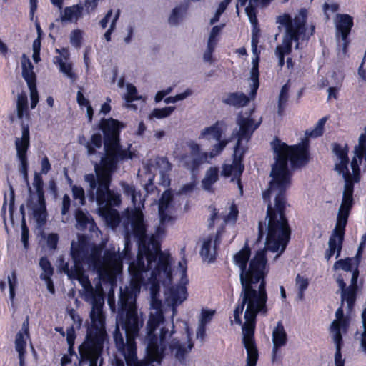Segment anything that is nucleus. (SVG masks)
<instances>
[{
  "label": "nucleus",
  "instance_id": "f257e3e1",
  "mask_svg": "<svg viewBox=\"0 0 366 366\" xmlns=\"http://www.w3.org/2000/svg\"><path fill=\"white\" fill-rule=\"evenodd\" d=\"M123 127L124 124L117 119L102 118L98 129L102 132L103 137L99 132H95L85 144L88 156L95 155L97 149L104 145V152L100 161L94 165L95 175L86 174L84 179L92 191L96 189V202L99 205V214L112 227H117L120 222L118 211L112 207H118L122 202L120 194L110 189L112 175L119 162L134 157L130 146L124 148L121 144L120 133Z\"/></svg>",
  "mask_w": 366,
  "mask_h": 366
},
{
  "label": "nucleus",
  "instance_id": "f03ea898",
  "mask_svg": "<svg viewBox=\"0 0 366 366\" xmlns=\"http://www.w3.org/2000/svg\"><path fill=\"white\" fill-rule=\"evenodd\" d=\"M267 251L274 252L267 248L256 252L250 259L251 249L247 242L244 247L233 257L234 263L239 267L242 290L238 303L234 310V322L242 324L241 315L244 307H255L267 306L266 277L268 274Z\"/></svg>",
  "mask_w": 366,
  "mask_h": 366
},
{
  "label": "nucleus",
  "instance_id": "7ed1b4c3",
  "mask_svg": "<svg viewBox=\"0 0 366 366\" xmlns=\"http://www.w3.org/2000/svg\"><path fill=\"white\" fill-rule=\"evenodd\" d=\"M272 179L269 182V187L262 193L263 200L268 203L266 219L268 220L265 229V222L260 221L258 224L257 241H261L265 235L267 248L280 253L279 257L287 248L291 239V228L286 215V191L290 185V180L284 176H276L271 171Z\"/></svg>",
  "mask_w": 366,
  "mask_h": 366
},
{
  "label": "nucleus",
  "instance_id": "20e7f679",
  "mask_svg": "<svg viewBox=\"0 0 366 366\" xmlns=\"http://www.w3.org/2000/svg\"><path fill=\"white\" fill-rule=\"evenodd\" d=\"M61 270L67 274L69 279L78 280L85 292L94 297L92 308L90 312L91 323L87 326L84 342L79 347V361L89 366H97L102 356L104 342L107 339L105 315L103 312V302L94 297V290L85 274L84 267L69 268L68 262L61 263Z\"/></svg>",
  "mask_w": 366,
  "mask_h": 366
},
{
  "label": "nucleus",
  "instance_id": "39448f33",
  "mask_svg": "<svg viewBox=\"0 0 366 366\" xmlns=\"http://www.w3.org/2000/svg\"><path fill=\"white\" fill-rule=\"evenodd\" d=\"M144 257L137 255L136 262L129 264V271L131 274L130 288L125 287L121 290L119 299L118 321L126 332L127 339L136 338L143 325V320L139 318L137 312V295L140 291V284L143 280V274L152 269L153 264H145Z\"/></svg>",
  "mask_w": 366,
  "mask_h": 366
},
{
  "label": "nucleus",
  "instance_id": "423d86ee",
  "mask_svg": "<svg viewBox=\"0 0 366 366\" xmlns=\"http://www.w3.org/2000/svg\"><path fill=\"white\" fill-rule=\"evenodd\" d=\"M272 147L275 154V163L272 167L276 176H285L291 180L288 161L292 168H300L307 165L310 160V141L307 138H304L299 144L289 146L275 137L272 142Z\"/></svg>",
  "mask_w": 366,
  "mask_h": 366
},
{
  "label": "nucleus",
  "instance_id": "0eeeda50",
  "mask_svg": "<svg viewBox=\"0 0 366 366\" xmlns=\"http://www.w3.org/2000/svg\"><path fill=\"white\" fill-rule=\"evenodd\" d=\"M91 259L93 262V271L95 272L101 283L110 285L112 287L117 285V276L122 271V256L115 248L112 247L107 249L106 244L101 242L92 246Z\"/></svg>",
  "mask_w": 366,
  "mask_h": 366
},
{
  "label": "nucleus",
  "instance_id": "6e6552de",
  "mask_svg": "<svg viewBox=\"0 0 366 366\" xmlns=\"http://www.w3.org/2000/svg\"><path fill=\"white\" fill-rule=\"evenodd\" d=\"M307 10L302 8L293 19L289 14H283L277 17V23L285 28L281 44H285V41L289 42L291 52L293 42L295 44V49H299L300 41H308L310 36L315 34V26L314 25L310 26V32L307 31Z\"/></svg>",
  "mask_w": 366,
  "mask_h": 366
},
{
  "label": "nucleus",
  "instance_id": "1a4fd4ad",
  "mask_svg": "<svg viewBox=\"0 0 366 366\" xmlns=\"http://www.w3.org/2000/svg\"><path fill=\"white\" fill-rule=\"evenodd\" d=\"M150 243L145 240H140L138 246V256L144 257L148 262V265L157 263L151 272V279L154 282H160L163 280L171 281L172 279V257L169 253L161 251L160 244L157 242Z\"/></svg>",
  "mask_w": 366,
  "mask_h": 366
},
{
  "label": "nucleus",
  "instance_id": "9d476101",
  "mask_svg": "<svg viewBox=\"0 0 366 366\" xmlns=\"http://www.w3.org/2000/svg\"><path fill=\"white\" fill-rule=\"evenodd\" d=\"M267 306L247 307L244 312L245 322L242 325V343L247 350V365L256 366L259 358V352L257 347L254 332L257 324V315H266Z\"/></svg>",
  "mask_w": 366,
  "mask_h": 366
},
{
  "label": "nucleus",
  "instance_id": "9b49d317",
  "mask_svg": "<svg viewBox=\"0 0 366 366\" xmlns=\"http://www.w3.org/2000/svg\"><path fill=\"white\" fill-rule=\"evenodd\" d=\"M217 141L218 142L212 146L209 152H202L201 146L193 140L187 142L186 144L190 151L181 155L180 161L183 167L193 174L197 172L209 158L219 155L228 143L227 140L222 138Z\"/></svg>",
  "mask_w": 366,
  "mask_h": 366
},
{
  "label": "nucleus",
  "instance_id": "f8f14e48",
  "mask_svg": "<svg viewBox=\"0 0 366 366\" xmlns=\"http://www.w3.org/2000/svg\"><path fill=\"white\" fill-rule=\"evenodd\" d=\"M29 186V196L26 201V205L32 211L34 219L39 227L45 225L48 217L45 192L44 189V181L41 173L35 172L33 186L35 192Z\"/></svg>",
  "mask_w": 366,
  "mask_h": 366
},
{
  "label": "nucleus",
  "instance_id": "ddd939ff",
  "mask_svg": "<svg viewBox=\"0 0 366 366\" xmlns=\"http://www.w3.org/2000/svg\"><path fill=\"white\" fill-rule=\"evenodd\" d=\"M354 26L353 18L347 14H337L335 18L337 35L340 36L342 41V51L345 54L350 43L349 36Z\"/></svg>",
  "mask_w": 366,
  "mask_h": 366
},
{
  "label": "nucleus",
  "instance_id": "4468645a",
  "mask_svg": "<svg viewBox=\"0 0 366 366\" xmlns=\"http://www.w3.org/2000/svg\"><path fill=\"white\" fill-rule=\"evenodd\" d=\"M71 256L74 262V266L71 268L81 267L87 264L93 269V262L91 259L92 248L89 252V247L86 243L80 242L79 244H75L72 242Z\"/></svg>",
  "mask_w": 366,
  "mask_h": 366
},
{
  "label": "nucleus",
  "instance_id": "2eb2a0df",
  "mask_svg": "<svg viewBox=\"0 0 366 366\" xmlns=\"http://www.w3.org/2000/svg\"><path fill=\"white\" fill-rule=\"evenodd\" d=\"M34 66L28 60L22 62V76L27 83L30 90L31 109H34L39 102V93L36 88V76L33 71Z\"/></svg>",
  "mask_w": 366,
  "mask_h": 366
},
{
  "label": "nucleus",
  "instance_id": "dca6fc26",
  "mask_svg": "<svg viewBox=\"0 0 366 366\" xmlns=\"http://www.w3.org/2000/svg\"><path fill=\"white\" fill-rule=\"evenodd\" d=\"M147 357L150 362H160L164 357L167 345L159 341L157 336H148Z\"/></svg>",
  "mask_w": 366,
  "mask_h": 366
},
{
  "label": "nucleus",
  "instance_id": "f3484780",
  "mask_svg": "<svg viewBox=\"0 0 366 366\" xmlns=\"http://www.w3.org/2000/svg\"><path fill=\"white\" fill-rule=\"evenodd\" d=\"M237 123L239 127L237 132V139L249 140L253 132L259 127L260 123H256L254 119L250 117H244L242 114H239L237 119Z\"/></svg>",
  "mask_w": 366,
  "mask_h": 366
},
{
  "label": "nucleus",
  "instance_id": "a211bd4d",
  "mask_svg": "<svg viewBox=\"0 0 366 366\" xmlns=\"http://www.w3.org/2000/svg\"><path fill=\"white\" fill-rule=\"evenodd\" d=\"M22 135L15 139V147L17 158L28 157L27 152L30 147V131L28 124L24 122L21 124Z\"/></svg>",
  "mask_w": 366,
  "mask_h": 366
},
{
  "label": "nucleus",
  "instance_id": "6ab92c4d",
  "mask_svg": "<svg viewBox=\"0 0 366 366\" xmlns=\"http://www.w3.org/2000/svg\"><path fill=\"white\" fill-rule=\"evenodd\" d=\"M272 342V360L275 361L279 350L285 345L287 342V335L281 321L277 323V326L273 330Z\"/></svg>",
  "mask_w": 366,
  "mask_h": 366
},
{
  "label": "nucleus",
  "instance_id": "aec40b11",
  "mask_svg": "<svg viewBox=\"0 0 366 366\" xmlns=\"http://www.w3.org/2000/svg\"><path fill=\"white\" fill-rule=\"evenodd\" d=\"M349 147L347 144H345L342 147L339 143L332 144V152L337 156L340 160L338 163L335 164V170L337 172L346 171V164H349L350 159L348 157Z\"/></svg>",
  "mask_w": 366,
  "mask_h": 366
},
{
  "label": "nucleus",
  "instance_id": "412c9836",
  "mask_svg": "<svg viewBox=\"0 0 366 366\" xmlns=\"http://www.w3.org/2000/svg\"><path fill=\"white\" fill-rule=\"evenodd\" d=\"M272 0H249V4L245 8V12L249 19L255 21V14L257 13V7H266ZM248 0H238L237 4V12L239 14V5L244 6L247 3Z\"/></svg>",
  "mask_w": 366,
  "mask_h": 366
},
{
  "label": "nucleus",
  "instance_id": "4be33fe9",
  "mask_svg": "<svg viewBox=\"0 0 366 366\" xmlns=\"http://www.w3.org/2000/svg\"><path fill=\"white\" fill-rule=\"evenodd\" d=\"M244 164L243 162H238L237 160L232 159V164H224L221 174L226 177H232L231 182H234L235 179L242 177L244 171Z\"/></svg>",
  "mask_w": 366,
  "mask_h": 366
},
{
  "label": "nucleus",
  "instance_id": "5701e85b",
  "mask_svg": "<svg viewBox=\"0 0 366 366\" xmlns=\"http://www.w3.org/2000/svg\"><path fill=\"white\" fill-rule=\"evenodd\" d=\"M193 347L194 343L191 339H189L187 347L184 344L181 343L177 338H172L169 344L171 352L174 353L175 357L179 361L185 359L186 355L192 349Z\"/></svg>",
  "mask_w": 366,
  "mask_h": 366
},
{
  "label": "nucleus",
  "instance_id": "b1692460",
  "mask_svg": "<svg viewBox=\"0 0 366 366\" xmlns=\"http://www.w3.org/2000/svg\"><path fill=\"white\" fill-rule=\"evenodd\" d=\"M173 200V197L170 192H164L159 203V215L161 224L164 225L173 219L172 217L168 214V209Z\"/></svg>",
  "mask_w": 366,
  "mask_h": 366
},
{
  "label": "nucleus",
  "instance_id": "393cba45",
  "mask_svg": "<svg viewBox=\"0 0 366 366\" xmlns=\"http://www.w3.org/2000/svg\"><path fill=\"white\" fill-rule=\"evenodd\" d=\"M344 238L345 235H342L341 239V237L337 235L335 232H332L328 242L329 248L325 252V258L327 260L330 259V258L335 254V252H337L336 258L340 257L342 248Z\"/></svg>",
  "mask_w": 366,
  "mask_h": 366
},
{
  "label": "nucleus",
  "instance_id": "a878e982",
  "mask_svg": "<svg viewBox=\"0 0 366 366\" xmlns=\"http://www.w3.org/2000/svg\"><path fill=\"white\" fill-rule=\"evenodd\" d=\"M84 6L81 4H76L66 6L61 14L62 22H77L83 16Z\"/></svg>",
  "mask_w": 366,
  "mask_h": 366
},
{
  "label": "nucleus",
  "instance_id": "bb28decb",
  "mask_svg": "<svg viewBox=\"0 0 366 366\" xmlns=\"http://www.w3.org/2000/svg\"><path fill=\"white\" fill-rule=\"evenodd\" d=\"M351 211L352 209L347 207H340L339 208L335 227L332 232H335V233L340 236L341 238L342 237V235L345 234V228L347 224L348 218Z\"/></svg>",
  "mask_w": 366,
  "mask_h": 366
},
{
  "label": "nucleus",
  "instance_id": "cd10ccee",
  "mask_svg": "<svg viewBox=\"0 0 366 366\" xmlns=\"http://www.w3.org/2000/svg\"><path fill=\"white\" fill-rule=\"evenodd\" d=\"M250 99L243 92H230L227 97L222 99V102L229 106L240 108L249 104Z\"/></svg>",
  "mask_w": 366,
  "mask_h": 366
},
{
  "label": "nucleus",
  "instance_id": "c85d7f7f",
  "mask_svg": "<svg viewBox=\"0 0 366 366\" xmlns=\"http://www.w3.org/2000/svg\"><path fill=\"white\" fill-rule=\"evenodd\" d=\"M360 163L357 158L353 157L350 162V167L352 171V174L350 173L348 169V164H346V171L337 172L340 174L342 175L344 179H347V177L350 180L353 182H360L361 179V170L360 167Z\"/></svg>",
  "mask_w": 366,
  "mask_h": 366
},
{
  "label": "nucleus",
  "instance_id": "c756f323",
  "mask_svg": "<svg viewBox=\"0 0 366 366\" xmlns=\"http://www.w3.org/2000/svg\"><path fill=\"white\" fill-rule=\"evenodd\" d=\"M344 180L345 186L340 207L352 209L355 204L353 198L354 184L357 182L350 180L348 178Z\"/></svg>",
  "mask_w": 366,
  "mask_h": 366
},
{
  "label": "nucleus",
  "instance_id": "7c9ffc66",
  "mask_svg": "<svg viewBox=\"0 0 366 366\" xmlns=\"http://www.w3.org/2000/svg\"><path fill=\"white\" fill-rule=\"evenodd\" d=\"M222 122L217 121L210 127H205L200 133L199 139H210L212 137L215 140H220L222 138L223 131L221 125Z\"/></svg>",
  "mask_w": 366,
  "mask_h": 366
},
{
  "label": "nucleus",
  "instance_id": "2f4dec72",
  "mask_svg": "<svg viewBox=\"0 0 366 366\" xmlns=\"http://www.w3.org/2000/svg\"><path fill=\"white\" fill-rule=\"evenodd\" d=\"M75 219L79 229H85L89 225L92 229L96 226L95 222L91 216H88L81 209L78 208L75 211Z\"/></svg>",
  "mask_w": 366,
  "mask_h": 366
},
{
  "label": "nucleus",
  "instance_id": "473e14b6",
  "mask_svg": "<svg viewBox=\"0 0 366 366\" xmlns=\"http://www.w3.org/2000/svg\"><path fill=\"white\" fill-rule=\"evenodd\" d=\"M169 294L172 304L177 305L182 303L187 299V288L182 285L173 286L169 289Z\"/></svg>",
  "mask_w": 366,
  "mask_h": 366
},
{
  "label": "nucleus",
  "instance_id": "72a5a7b5",
  "mask_svg": "<svg viewBox=\"0 0 366 366\" xmlns=\"http://www.w3.org/2000/svg\"><path fill=\"white\" fill-rule=\"evenodd\" d=\"M17 117L22 119L24 117L30 119V114L28 108V98L24 92L19 94L16 102Z\"/></svg>",
  "mask_w": 366,
  "mask_h": 366
},
{
  "label": "nucleus",
  "instance_id": "f704fd0d",
  "mask_svg": "<svg viewBox=\"0 0 366 366\" xmlns=\"http://www.w3.org/2000/svg\"><path fill=\"white\" fill-rule=\"evenodd\" d=\"M212 237H209L206 239L202 244V249L200 250V254L204 260L207 261L208 262H213L216 260L217 256V250L213 249V252H212Z\"/></svg>",
  "mask_w": 366,
  "mask_h": 366
},
{
  "label": "nucleus",
  "instance_id": "c9c22d12",
  "mask_svg": "<svg viewBox=\"0 0 366 366\" xmlns=\"http://www.w3.org/2000/svg\"><path fill=\"white\" fill-rule=\"evenodd\" d=\"M120 185L123 190L124 194L126 197L131 198V200H132V202L134 207H136L137 203L139 204L138 202H141L140 192L137 191L133 184H128L125 182H122L120 183Z\"/></svg>",
  "mask_w": 366,
  "mask_h": 366
},
{
  "label": "nucleus",
  "instance_id": "e433bc0d",
  "mask_svg": "<svg viewBox=\"0 0 366 366\" xmlns=\"http://www.w3.org/2000/svg\"><path fill=\"white\" fill-rule=\"evenodd\" d=\"M126 338H127V335ZM134 340H128L127 341L128 342V355L125 356V359L128 366H148L147 364L144 362H137V357L136 354V348H135V342Z\"/></svg>",
  "mask_w": 366,
  "mask_h": 366
},
{
  "label": "nucleus",
  "instance_id": "4c0bfd02",
  "mask_svg": "<svg viewBox=\"0 0 366 366\" xmlns=\"http://www.w3.org/2000/svg\"><path fill=\"white\" fill-rule=\"evenodd\" d=\"M289 90L290 85L287 83L285 84L280 90L279 97H278V104H277V114L282 117L285 110V107L287 104V102L289 99Z\"/></svg>",
  "mask_w": 366,
  "mask_h": 366
},
{
  "label": "nucleus",
  "instance_id": "58836bf2",
  "mask_svg": "<svg viewBox=\"0 0 366 366\" xmlns=\"http://www.w3.org/2000/svg\"><path fill=\"white\" fill-rule=\"evenodd\" d=\"M164 321V316L162 312H159L152 315L147 322L148 336H157L155 331Z\"/></svg>",
  "mask_w": 366,
  "mask_h": 366
},
{
  "label": "nucleus",
  "instance_id": "ea45409f",
  "mask_svg": "<svg viewBox=\"0 0 366 366\" xmlns=\"http://www.w3.org/2000/svg\"><path fill=\"white\" fill-rule=\"evenodd\" d=\"M219 179V169L217 167H210L207 172L204 178L202 179L204 189L209 190L212 185Z\"/></svg>",
  "mask_w": 366,
  "mask_h": 366
},
{
  "label": "nucleus",
  "instance_id": "a19ab883",
  "mask_svg": "<svg viewBox=\"0 0 366 366\" xmlns=\"http://www.w3.org/2000/svg\"><path fill=\"white\" fill-rule=\"evenodd\" d=\"M274 54L278 59V66L282 69L285 64V56L291 54L290 44L285 41V44H279L276 46Z\"/></svg>",
  "mask_w": 366,
  "mask_h": 366
},
{
  "label": "nucleus",
  "instance_id": "79ce46f5",
  "mask_svg": "<svg viewBox=\"0 0 366 366\" xmlns=\"http://www.w3.org/2000/svg\"><path fill=\"white\" fill-rule=\"evenodd\" d=\"M295 286L297 289V298L299 300H303L305 299V292L309 286L308 278L297 274L295 277Z\"/></svg>",
  "mask_w": 366,
  "mask_h": 366
},
{
  "label": "nucleus",
  "instance_id": "37998d69",
  "mask_svg": "<svg viewBox=\"0 0 366 366\" xmlns=\"http://www.w3.org/2000/svg\"><path fill=\"white\" fill-rule=\"evenodd\" d=\"M55 64H59L60 71L72 81H75L77 78L76 74L72 71V64L71 63H65L60 56L55 57Z\"/></svg>",
  "mask_w": 366,
  "mask_h": 366
},
{
  "label": "nucleus",
  "instance_id": "c03bdc74",
  "mask_svg": "<svg viewBox=\"0 0 366 366\" xmlns=\"http://www.w3.org/2000/svg\"><path fill=\"white\" fill-rule=\"evenodd\" d=\"M357 290L355 288L347 287L342 292V304L344 301L347 302L349 310H351L355 303L357 297Z\"/></svg>",
  "mask_w": 366,
  "mask_h": 366
},
{
  "label": "nucleus",
  "instance_id": "a18cd8bd",
  "mask_svg": "<svg viewBox=\"0 0 366 366\" xmlns=\"http://www.w3.org/2000/svg\"><path fill=\"white\" fill-rule=\"evenodd\" d=\"M176 107L169 106L164 108H155L150 113L149 118L163 119L169 117L172 113L175 110Z\"/></svg>",
  "mask_w": 366,
  "mask_h": 366
},
{
  "label": "nucleus",
  "instance_id": "49530a36",
  "mask_svg": "<svg viewBox=\"0 0 366 366\" xmlns=\"http://www.w3.org/2000/svg\"><path fill=\"white\" fill-rule=\"evenodd\" d=\"M336 320L332 324H335L336 326L342 327V330L346 332L349 327V319L344 316V311L342 306L340 307L335 312Z\"/></svg>",
  "mask_w": 366,
  "mask_h": 366
},
{
  "label": "nucleus",
  "instance_id": "de8ad7c7",
  "mask_svg": "<svg viewBox=\"0 0 366 366\" xmlns=\"http://www.w3.org/2000/svg\"><path fill=\"white\" fill-rule=\"evenodd\" d=\"M20 212L22 214V220H21V241L24 244V248H27L29 246V230L26 225V219H25V212L24 205H21L20 207Z\"/></svg>",
  "mask_w": 366,
  "mask_h": 366
},
{
  "label": "nucleus",
  "instance_id": "09e8293b",
  "mask_svg": "<svg viewBox=\"0 0 366 366\" xmlns=\"http://www.w3.org/2000/svg\"><path fill=\"white\" fill-rule=\"evenodd\" d=\"M39 266L44 272L40 274V278L51 277L54 274V268L46 257H41Z\"/></svg>",
  "mask_w": 366,
  "mask_h": 366
},
{
  "label": "nucleus",
  "instance_id": "8fccbe9b",
  "mask_svg": "<svg viewBox=\"0 0 366 366\" xmlns=\"http://www.w3.org/2000/svg\"><path fill=\"white\" fill-rule=\"evenodd\" d=\"M26 342L24 339V335L22 331L17 332L15 339V348L19 355L25 356L26 354Z\"/></svg>",
  "mask_w": 366,
  "mask_h": 366
},
{
  "label": "nucleus",
  "instance_id": "3c124183",
  "mask_svg": "<svg viewBox=\"0 0 366 366\" xmlns=\"http://www.w3.org/2000/svg\"><path fill=\"white\" fill-rule=\"evenodd\" d=\"M247 150V148L242 145V141L237 139L234 148L232 159L237 160L238 162H243Z\"/></svg>",
  "mask_w": 366,
  "mask_h": 366
},
{
  "label": "nucleus",
  "instance_id": "603ef678",
  "mask_svg": "<svg viewBox=\"0 0 366 366\" xmlns=\"http://www.w3.org/2000/svg\"><path fill=\"white\" fill-rule=\"evenodd\" d=\"M355 157L357 158L360 163L366 162V141L358 139V144L354 149Z\"/></svg>",
  "mask_w": 366,
  "mask_h": 366
},
{
  "label": "nucleus",
  "instance_id": "864d4df0",
  "mask_svg": "<svg viewBox=\"0 0 366 366\" xmlns=\"http://www.w3.org/2000/svg\"><path fill=\"white\" fill-rule=\"evenodd\" d=\"M8 284L9 287V297L13 300L16 295V288L18 285L17 273L13 269L11 275L8 276Z\"/></svg>",
  "mask_w": 366,
  "mask_h": 366
},
{
  "label": "nucleus",
  "instance_id": "5fc2aeb1",
  "mask_svg": "<svg viewBox=\"0 0 366 366\" xmlns=\"http://www.w3.org/2000/svg\"><path fill=\"white\" fill-rule=\"evenodd\" d=\"M335 324H331L330 330L332 332H334L333 339L336 345V350H341L343 340L342 335L341 333V330L342 327L336 326Z\"/></svg>",
  "mask_w": 366,
  "mask_h": 366
},
{
  "label": "nucleus",
  "instance_id": "6e6d98bb",
  "mask_svg": "<svg viewBox=\"0 0 366 366\" xmlns=\"http://www.w3.org/2000/svg\"><path fill=\"white\" fill-rule=\"evenodd\" d=\"M83 41V31L81 29H76L73 30L70 34V43L71 45L79 49L81 46Z\"/></svg>",
  "mask_w": 366,
  "mask_h": 366
},
{
  "label": "nucleus",
  "instance_id": "4d7b16f0",
  "mask_svg": "<svg viewBox=\"0 0 366 366\" xmlns=\"http://www.w3.org/2000/svg\"><path fill=\"white\" fill-rule=\"evenodd\" d=\"M127 92L124 96L126 102L131 103L134 101L139 100L141 97L138 95L137 89L135 86L132 84L127 85Z\"/></svg>",
  "mask_w": 366,
  "mask_h": 366
},
{
  "label": "nucleus",
  "instance_id": "13d9d810",
  "mask_svg": "<svg viewBox=\"0 0 366 366\" xmlns=\"http://www.w3.org/2000/svg\"><path fill=\"white\" fill-rule=\"evenodd\" d=\"M187 8H182V6H177L173 10L169 18V22L172 25H176L179 24L182 19L183 11H186Z\"/></svg>",
  "mask_w": 366,
  "mask_h": 366
},
{
  "label": "nucleus",
  "instance_id": "bf43d9fd",
  "mask_svg": "<svg viewBox=\"0 0 366 366\" xmlns=\"http://www.w3.org/2000/svg\"><path fill=\"white\" fill-rule=\"evenodd\" d=\"M249 20L252 26L251 43L259 44L260 37V29L259 28L257 14H255V21H253L252 19H249Z\"/></svg>",
  "mask_w": 366,
  "mask_h": 366
},
{
  "label": "nucleus",
  "instance_id": "052dcab7",
  "mask_svg": "<svg viewBox=\"0 0 366 366\" xmlns=\"http://www.w3.org/2000/svg\"><path fill=\"white\" fill-rule=\"evenodd\" d=\"M334 267L336 269L340 268L345 272H352L354 270L352 259L350 258L337 261L334 264Z\"/></svg>",
  "mask_w": 366,
  "mask_h": 366
},
{
  "label": "nucleus",
  "instance_id": "680f3d73",
  "mask_svg": "<svg viewBox=\"0 0 366 366\" xmlns=\"http://www.w3.org/2000/svg\"><path fill=\"white\" fill-rule=\"evenodd\" d=\"M72 192L74 199L79 200V203L84 205L86 202L84 189L80 186L74 185L72 187Z\"/></svg>",
  "mask_w": 366,
  "mask_h": 366
},
{
  "label": "nucleus",
  "instance_id": "e2e57ef3",
  "mask_svg": "<svg viewBox=\"0 0 366 366\" xmlns=\"http://www.w3.org/2000/svg\"><path fill=\"white\" fill-rule=\"evenodd\" d=\"M19 160V172L24 176L27 184L29 185L28 180V170H29V162L28 157L18 158Z\"/></svg>",
  "mask_w": 366,
  "mask_h": 366
},
{
  "label": "nucleus",
  "instance_id": "0e129e2a",
  "mask_svg": "<svg viewBox=\"0 0 366 366\" xmlns=\"http://www.w3.org/2000/svg\"><path fill=\"white\" fill-rule=\"evenodd\" d=\"M117 315H119V312L117 313ZM117 327L115 329V331L114 332V340L117 347H124V338H123V336L119 329V326L121 327H122L118 321V316H117ZM122 329L124 330L123 328H122Z\"/></svg>",
  "mask_w": 366,
  "mask_h": 366
},
{
  "label": "nucleus",
  "instance_id": "69168bd1",
  "mask_svg": "<svg viewBox=\"0 0 366 366\" xmlns=\"http://www.w3.org/2000/svg\"><path fill=\"white\" fill-rule=\"evenodd\" d=\"M214 312H215L214 310L202 309V312H201L199 323L207 325L212 320V319L214 315Z\"/></svg>",
  "mask_w": 366,
  "mask_h": 366
},
{
  "label": "nucleus",
  "instance_id": "338daca9",
  "mask_svg": "<svg viewBox=\"0 0 366 366\" xmlns=\"http://www.w3.org/2000/svg\"><path fill=\"white\" fill-rule=\"evenodd\" d=\"M59 239V235L56 233L49 234L46 239V244L48 247L51 250L56 249L57 248Z\"/></svg>",
  "mask_w": 366,
  "mask_h": 366
},
{
  "label": "nucleus",
  "instance_id": "774afa93",
  "mask_svg": "<svg viewBox=\"0 0 366 366\" xmlns=\"http://www.w3.org/2000/svg\"><path fill=\"white\" fill-rule=\"evenodd\" d=\"M76 338V334L74 325H71L66 329V341L68 345H74Z\"/></svg>",
  "mask_w": 366,
  "mask_h": 366
}]
</instances>
